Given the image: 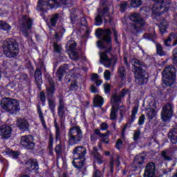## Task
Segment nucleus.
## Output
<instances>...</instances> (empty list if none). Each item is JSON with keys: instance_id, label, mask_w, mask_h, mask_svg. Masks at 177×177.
I'll use <instances>...</instances> for the list:
<instances>
[{"instance_id": "5fc2aeb1", "label": "nucleus", "mask_w": 177, "mask_h": 177, "mask_svg": "<svg viewBox=\"0 0 177 177\" xmlns=\"http://www.w3.org/2000/svg\"><path fill=\"white\" fill-rule=\"evenodd\" d=\"M172 54L174 66L177 67V47L173 50Z\"/></svg>"}, {"instance_id": "0eeeda50", "label": "nucleus", "mask_w": 177, "mask_h": 177, "mask_svg": "<svg viewBox=\"0 0 177 177\" xmlns=\"http://www.w3.org/2000/svg\"><path fill=\"white\" fill-rule=\"evenodd\" d=\"M161 119L163 122H168L174 115V104L167 103L162 109Z\"/></svg>"}, {"instance_id": "e433bc0d", "label": "nucleus", "mask_w": 177, "mask_h": 177, "mask_svg": "<svg viewBox=\"0 0 177 177\" xmlns=\"http://www.w3.org/2000/svg\"><path fill=\"white\" fill-rule=\"evenodd\" d=\"M6 154L9 156V157H12L14 160H17L20 156V152L10 149L6 151Z\"/></svg>"}, {"instance_id": "39448f33", "label": "nucleus", "mask_w": 177, "mask_h": 177, "mask_svg": "<svg viewBox=\"0 0 177 177\" xmlns=\"http://www.w3.org/2000/svg\"><path fill=\"white\" fill-rule=\"evenodd\" d=\"M67 5L68 0H38L37 10L39 12H45L44 6H49L50 9H59Z\"/></svg>"}, {"instance_id": "b1692460", "label": "nucleus", "mask_w": 177, "mask_h": 177, "mask_svg": "<svg viewBox=\"0 0 177 177\" xmlns=\"http://www.w3.org/2000/svg\"><path fill=\"white\" fill-rule=\"evenodd\" d=\"M85 158H73V165L77 169H81L85 164Z\"/></svg>"}, {"instance_id": "58836bf2", "label": "nucleus", "mask_w": 177, "mask_h": 177, "mask_svg": "<svg viewBox=\"0 0 177 177\" xmlns=\"http://www.w3.org/2000/svg\"><path fill=\"white\" fill-rule=\"evenodd\" d=\"M122 100V99L121 98L120 96L117 95V94H113L111 97V104H116V106H120V104H118L121 103Z\"/></svg>"}, {"instance_id": "de8ad7c7", "label": "nucleus", "mask_w": 177, "mask_h": 177, "mask_svg": "<svg viewBox=\"0 0 177 177\" xmlns=\"http://www.w3.org/2000/svg\"><path fill=\"white\" fill-rule=\"evenodd\" d=\"M103 24V17L97 15L95 18V26L97 27H100Z\"/></svg>"}, {"instance_id": "6e6d98bb", "label": "nucleus", "mask_w": 177, "mask_h": 177, "mask_svg": "<svg viewBox=\"0 0 177 177\" xmlns=\"http://www.w3.org/2000/svg\"><path fill=\"white\" fill-rule=\"evenodd\" d=\"M55 151L57 156H62V154H63V149L62 148V145H57L55 148Z\"/></svg>"}, {"instance_id": "c85d7f7f", "label": "nucleus", "mask_w": 177, "mask_h": 177, "mask_svg": "<svg viewBox=\"0 0 177 177\" xmlns=\"http://www.w3.org/2000/svg\"><path fill=\"white\" fill-rule=\"evenodd\" d=\"M54 127L55 128V142H57L59 140V142H62L60 127H59V124H57V120H56V119H55L54 120Z\"/></svg>"}, {"instance_id": "9d476101", "label": "nucleus", "mask_w": 177, "mask_h": 177, "mask_svg": "<svg viewBox=\"0 0 177 177\" xmlns=\"http://www.w3.org/2000/svg\"><path fill=\"white\" fill-rule=\"evenodd\" d=\"M155 3H156V10H153V15L156 16H161L163 13L168 12V8L165 5V0H152Z\"/></svg>"}, {"instance_id": "a18cd8bd", "label": "nucleus", "mask_w": 177, "mask_h": 177, "mask_svg": "<svg viewBox=\"0 0 177 177\" xmlns=\"http://www.w3.org/2000/svg\"><path fill=\"white\" fill-rule=\"evenodd\" d=\"M170 38L171 41H174L172 46H175L177 45V33L176 32H171L168 37Z\"/></svg>"}, {"instance_id": "a211bd4d", "label": "nucleus", "mask_w": 177, "mask_h": 177, "mask_svg": "<svg viewBox=\"0 0 177 177\" xmlns=\"http://www.w3.org/2000/svg\"><path fill=\"white\" fill-rule=\"evenodd\" d=\"M35 82L36 84V86L39 91H41L42 89V71H41V68H37L35 71Z\"/></svg>"}, {"instance_id": "c9c22d12", "label": "nucleus", "mask_w": 177, "mask_h": 177, "mask_svg": "<svg viewBox=\"0 0 177 177\" xmlns=\"http://www.w3.org/2000/svg\"><path fill=\"white\" fill-rule=\"evenodd\" d=\"M52 99H53V97H48V107H49L50 112L53 114H55V109H56V104L55 103V101Z\"/></svg>"}, {"instance_id": "c03bdc74", "label": "nucleus", "mask_w": 177, "mask_h": 177, "mask_svg": "<svg viewBox=\"0 0 177 177\" xmlns=\"http://www.w3.org/2000/svg\"><path fill=\"white\" fill-rule=\"evenodd\" d=\"M142 37L144 39H149V41L156 43V41L154 40L156 36L153 33H145Z\"/></svg>"}, {"instance_id": "8fccbe9b", "label": "nucleus", "mask_w": 177, "mask_h": 177, "mask_svg": "<svg viewBox=\"0 0 177 177\" xmlns=\"http://www.w3.org/2000/svg\"><path fill=\"white\" fill-rule=\"evenodd\" d=\"M127 8H128V2L127 1H121L120 5V10L121 13H124L125 10H127Z\"/></svg>"}, {"instance_id": "864d4df0", "label": "nucleus", "mask_w": 177, "mask_h": 177, "mask_svg": "<svg viewBox=\"0 0 177 177\" xmlns=\"http://www.w3.org/2000/svg\"><path fill=\"white\" fill-rule=\"evenodd\" d=\"M53 46L55 53H62V45L57 43H53Z\"/></svg>"}, {"instance_id": "f8f14e48", "label": "nucleus", "mask_w": 177, "mask_h": 177, "mask_svg": "<svg viewBox=\"0 0 177 177\" xmlns=\"http://www.w3.org/2000/svg\"><path fill=\"white\" fill-rule=\"evenodd\" d=\"M13 129L8 124H2L0 126V137L3 140H8L12 136Z\"/></svg>"}, {"instance_id": "4c0bfd02", "label": "nucleus", "mask_w": 177, "mask_h": 177, "mask_svg": "<svg viewBox=\"0 0 177 177\" xmlns=\"http://www.w3.org/2000/svg\"><path fill=\"white\" fill-rule=\"evenodd\" d=\"M64 73H66V70L63 68H59L56 72V77L58 78L59 81L63 80V77H64Z\"/></svg>"}, {"instance_id": "2f4dec72", "label": "nucleus", "mask_w": 177, "mask_h": 177, "mask_svg": "<svg viewBox=\"0 0 177 177\" xmlns=\"http://www.w3.org/2000/svg\"><path fill=\"white\" fill-rule=\"evenodd\" d=\"M167 28H168V21L165 19H162L159 25L160 34H165L167 32Z\"/></svg>"}, {"instance_id": "cd10ccee", "label": "nucleus", "mask_w": 177, "mask_h": 177, "mask_svg": "<svg viewBox=\"0 0 177 177\" xmlns=\"http://www.w3.org/2000/svg\"><path fill=\"white\" fill-rule=\"evenodd\" d=\"M94 107H102L104 99L100 95H95L93 100Z\"/></svg>"}, {"instance_id": "3c124183", "label": "nucleus", "mask_w": 177, "mask_h": 177, "mask_svg": "<svg viewBox=\"0 0 177 177\" xmlns=\"http://www.w3.org/2000/svg\"><path fill=\"white\" fill-rule=\"evenodd\" d=\"M107 13H109V8L105 7L104 9L98 10L97 16L104 17V15Z\"/></svg>"}, {"instance_id": "9b49d317", "label": "nucleus", "mask_w": 177, "mask_h": 177, "mask_svg": "<svg viewBox=\"0 0 177 177\" xmlns=\"http://www.w3.org/2000/svg\"><path fill=\"white\" fill-rule=\"evenodd\" d=\"M129 19L131 21H133L135 24L132 25L133 28L136 30V31H139L140 30V27H143L145 26V20L138 13H133L130 15Z\"/></svg>"}, {"instance_id": "412c9836", "label": "nucleus", "mask_w": 177, "mask_h": 177, "mask_svg": "<svg viewBox=\"0 0 177 177\" xmlns=\"http://www.w3.org/2000/svg\"><path fill=\"white\" fill-rule=\"evenodd\" d=\"M17 127L20 131H22V132H26V131H28L30 123L25 119H20L17 122Z\"/></svg>"}, {"instance_id": "a878e982", "label": "nucleus", "mask_w": 177, "mask_h": 177, "mask_svg": "<svg viewBox=\"0 0 177 177\" xmlns=\"http://www.w3.org/2000/svg\"><path fill=\"white\" fill-rule=\"evenodd\" d=\"M100 61L101 62H106L107 64H104V66L107 68H110L111 67V64H113V59L109 57V55L106 53H102L100 55Z\"/></svg>"}, {"instance_id": "c756f323", "label": "nucleus", "mask_w": 177, "mask_h": 177, "mask_svg": "<svg viewBox=\"0 0 177 177\" xmlns=\"http://www.w3.org/2000/svg\"><path fill=\"white\" fill-rule=\"evenodd\" d=\"M0 30L9 32L12 30V26L3 20H0Z\"/></svg>"}, {"instance_id": "774afa93", "label": "nucleus", "mask_w": 177, "mask_h": 177, "mask_svg": "<svg viewBox=\"0 0 177 177\" xmlns=\"http://www.w3.org/2000/svg\"><path fill=\"white\" fill-rule=\"evenodd\" d=\"M72 56L73 57L74 60H78V59H80V56L78 55V52L73 50V51H71Z\"/></svg>"}, {"instance_id": "dca6fc26", "label": "nucleus", "mask_w": 177, "mask_h": 177, "mask_svg": "<svg viewBox=\"0 0 177 177\" xmlns=\"http://www.w3.org/2000/svg\"><path fill=\"white\" fill-rule=\"evenodd\" d=\"M57 97L59 99L58 117L61 120V125H63V121L66 120V118H64L66 114V111H64V99L62 95H58Z\"/></svg>"}, {"instance_id": "4be33fe9", "label": "nucleus", "mask_w": 177, "mask_h": 177, "mask_svg": "<svg viewBox=\"0 0 177 177\" xmlns=\"http://www.w3.org/2000/svg\"><path fill=\"white\" fill-rule=\"evenodd\" d=\"M135 120H136V116H131V118L126 123V124L123 127L121 131V138L122 139H125V132H127V128H131L132 124L135 122Z\"/></svg>"}, {"instance_id": "393cba45", "label": "nucleus", "mask_w": 177, "mask_h": 177, "mask_svg": "<svg viewBox=\"0 0 177 177\" xmlns=\"http://www.w3.org/2000/svg\"><path fill=\"white\" fill-rule=\"evenodd\" d=\"M28 75L26 73H21L19 75L18 78V84L19 86H23V88H26L27 85H28Z\"/></svg>"}, {"instance_id": "7ed1b4c3", "label": "nucleus", "mask_w": 177, "mask_h": 177, "mask_svg": "<svg viewBox=\"0 0 177 177\" xmlns=\"http://www.w3.org/2000/svg\"><path fill=\"white\" fill-rule=\"evenodd\" d=\"M175 67V65H169L162 72V81L166 86H172L176 82V68Z\"/></svg>"}, {"instance_id": "f03ea898", "label": "nucleus", "mask_w": 177, "mask_h": 177, "mask_svg": "<svg viewBox=\"0 0 177 177\" xmlns=\"http://www.w3.org/2000/svg\"><path fill=\"white\" fill-rule=\"evenodd\" d=\"M3 110H6L10 114L16 115L20 111V102L15 98L4 97L0 103Z\"/></svg>"}, {"instance_id": "6ab92c4d", "label": "nucleus", "mask_w": 177, "mask_h": 177, "mask_svg": "<svg viewBox=\"0 0 177 177\" xmlns=\"http://www.w3.org/2000/svg\"><path fill=\"white\" fill-rule=\"evenodd\" d=\"M91 155L93 157V162L98 164V165H102V164H103L104 161L103 160V156H102V154L99 153V149H97V147H93Z\"/></svg>"}, {"instance_id": "bb28decb", "label": "nucleus", "mask_w": 177, "mask_h": 177, "mask_svg": "<svg viewBox=\"0 0 177 177\" xmlns=\"http://www.w3.org/2000/svg\"><path fill=\"white\" fill-rule=\"evenodd\" d=\"M37 111L39 114V118L41 122L42 127L44 129H48V126H46V122H45V118H44V113L42 112V109H41V105H37Z\"/></svg>"}, {"instance_id": "603ef678", "label": "nucleus", "mask_w": 177, "mask_h": 177, "mask_svg": "<svg viewBox=\"0 0 177 177\" xmlns=\"http://www.w3.org/2000/svg\"><path fill=\"white\" fill-rule=\"evenodd\" d=\"M70 91H78V82L77 80H73L71 83Z\"/></svg>"}, {"instance_id": "680f3d73", "label": "nucleus", "mask_w": 177, "mask_h": 177, "mask_svg": "<svg viewBox=\"0 0 177 177\" xmlns=\"http://www.w3.org/2000/svg\"><path fill=\"white\" fill-rule=\"evenodd\" d=\"M93 177H103V174L99 169H95L93 173Z\"/></svg>"}, {"instance_id": "f3484780", "label": "nucleus", "mask_w": 177, "mask_h": 177, "mask_svg": "<svg viewBox=\"0 0 177 177\" xmlns=\"http://www.w3.org/2000/svg\"><path fill=\"white\" fill-rule=\"evenodd\" d=\"M144 177L156 176V163L153 162H148L145 167Z\"/></svg>"}, {"instance_id": "aec40b11", "label": "nucleus", "mask_w": 177, "mask_h": 177, "mask_svg": "<svg viewBox=\"0 0 177 177\" xmlns=\"http://www.w3.org/2000/svg\"><path fill=\"white\" fill-rule=\"evenodd\" d=\"M86 156V148L84 146L76 147L73 150L74 158H85Z\"/></svg>"}, {"instance_id": "4d7b16f0", "label": "nucleus", "mask_w": 177, "mask_h": 177, "mask_svg": "<svg viewBox=\"0 0 177 177\" xmlns=\"http://www.w3.org/2000/svg\"><path fill=\"white\" fill-rule=\"evenodd\" d=\"M104 78L105 81H110L111 78V72L109 70H106L104 73Z\"/></svg>"}, {"instance_id": "ea45409f", "label": "nucleus", "mask_w": 177, "mask_h": 177, "mask_svg": "<svg viewBox=\"0 0 177 177\" xmlns=\"http://www.w3.org/2000/svg\"><path fill=\"white\" fill-rule=\"evenodd\" d=\"M156 53L157 55H158V56H160V57H162V56H165V55H167V53L164 51L161 44L160 43H158L156 44Z\"/></svg>"}, {"instance_id": "052dcab7", "label": "nucleus", "mask_w": 177, "mask_h": 177, "mask_svg": "<svg viewBox=\"0 0 177 177\" xmlns=\"http://www.w3.org/2000/svg\"><path fill=\"white\" fill-rule=\"evenodd\" d=\"M122 146H123L122 140L120 138L118 139L115 143L116 149H118V150H121V148L122 147Z\"/></svg>"}, {"instance_id": "ddd939ff", "label": "nucleus", "mask_w": 177, "mask_h": 177, "mask_svg": "<svg viewBox=\"0 0 177 177\" xmlns=\"http://www.w3.org/2000/svg\"><path fill=\"white\" fill-rule=\"evenodd\" d=\"M146 160V156L140 153L137 155L133 161L132 168L135 171H139V169H143V164H145V160Z\"/></svg>"}, {"instance_id": "2eb2a0df", "label": "nucleus", "mask_w": 177, "mask_h": 177, "mask_svg": "<svg viewBox=\"0 0 177 177\" xmlns=\"http://www.w3.org/2000/svg\"><path fill=\"white\" fill-rule=\"evenodd\" d=\"M97 37H100V35H104V37H101L102 41L106 42V44H110L111 38V30L106 28L102 30V28H98L96 32Z\"/></svg>"}, {"instance_id": "49530a36", "label": "nucleus", "mask_w": 177, "mask_h": 177, "mask_svg": "<svg viewBox=\"0 0 177 177\" xmlns=\"http://www.w3.org/2000/svg\"><path fill=\"white\" fill-rule=\"evenodd\" d=\"M39 96H40V102H41L42 106H46V95H45V91H41L39 93Z\"/></svg>"}, {"instance_id": "5701e85b", "label": "nucleus", "mask_w": 177, "mask_h": 177, "mask_svg": "<svg viewBox=\"0 0 177 177\" xmlns=\"http://www.w3.org/2000/svg\"><path fill=\"white\" fill-rule=\"evenodd\" d=\"M167 136L173 145L177 144V127L172 128L168 133Z\"/></svg>"}, {"instance_id": "13d9d810", "label": "nucleus", "mask_w": 177, "mask_h": 177, "mask_svg": "<svg viewBox=\"0 0 177 177\" xmlns=\"http://www.w3.org/2000/svg\"><path fill=\"white\" fill-rule=\"evenodd\" d=\"M129 93V89L123 88L121 91L119 92V96L120 98L122 99V97H125L126 95H128Z\"/></svg>"}, {"instance_id": "6e6552de", "label": "nucleus", "mask_w": 177, "mask_h": 177, "mask_svg": "<svg viewBox=\"0 0 177 177\" xmlns=\"http://www.w3.org/2000/svg\"><path fill=\"white\" fill-rule=\"evenodd\" d=\"M20 144L27 150H34L35 149V142H34V136L31 135L24 136L21 138Z\"/></svg>"}, {"instance_id": "e2e57ef3", "label": "nucleus", "mask_w": 177, "mask_h": 177, "mask_svg": "<svg viewBox=\"0 0 177 177\" xmlns=\"http://www.w3.org/2000/svg\"><path fill=\"white\" fill-rule=\"evenodd\" d=\"M147 117L149 120H153V118L156 117V111L154 109H152L151 111L147 113Z\"/></svg>"}, {"instance_id": "79ce46f5", "label": "nucleus", "mask_w": 177, "mask_h": 177, "mask_svg": "<svg viewBox=\"0 0 177 177\" xmlns=\"http://www.w3.org/2000/svg\"><path fill=\"white\" fill-rule=\"evenodd\" d=\"M65 48L68 52H73L77 49V43H72L71 44L67 43Z\"/></svg>"}, {"instance_id": "bf43d9fd", "label": "nucleus", "mask_w": 177, "mask_h": 177, "mask_svg": "<svg viewBox=\"0 0 177 177\" xmlns=\"http://www.w3.org/2000/svg\"><path fill=\"white\" fill-rule=\"evenodd\" d=\"M104 91L106 95L110 93V92H111V85L109 83L105 84L104 85Z\"/></svg>"}, {"instance_id": "423d86ee", "label": "nucleus", "mask_w": 177, "mask_h": 177, "mask_svg": "<svg viewBox=\"0 0 177 177\" xmlns=\"http://www.w3.org/2000/svg\"><path fill=\"white\" fill-rule=\"evenodd\" d=\"M84 135L80 126H74L69 129L68 132V143L69 146H75L82 140Z\"/></svg>"}, {"instance_id": "69168bd1", "label": "nucleus", "mask_w": 177, "mask_h": 177, "mask_svg": "<svg viewBox=\"0 0 177 177\" xmlns=\"http://www.w3.org/2000/svg\"><path fill=\"white\" fill-rule=\"evenodd\" d=\"M162 157L165 160V161H171L172 160V158L169 156H167V152L162 151Z\"/></svg>"}, {"instance_id": "0e129e2a", "label": "nucleus", "mask_w": 177, "mask_h": 177, "mask_svg": "<svg viewBox=\"0 0 177 177\" xmlns=\"http://www.w3.org/2000/svg\"><path fill=\"white\" fill-rule=\"evenodd\" d=\"M145 120H146V117L145 116V115H141L138 119V125H143V124H145Z\"/></svg>"}, {"instance_id": "f257e3e1", "label": "nucleus", "mask_w": 177, "mask_h": 177, "mask_svg": "<svg viewBox=\"0 0 177 177\" xmlns=\"http://www.w3.org/2000/svg\"><path fill=\"white\" fill-rule=\"evenodd\" d=\"M19 52V43L13 38L8 39L3 45V53L6 57L12 59L17 57Z\"/></svg>"}, {"instance_id": "1a4fd4ad", "label": "nucleus", "mask_w": 177, "mask_h": 177, "mask_svg": "<svg viewBox=\"0 0 177 177\" xmlns=\"http://www.w3.org/2000/svg\"><path fill=\"white\" fill-rule=\"evenodd\" d=\"M46 81H48L49 87L47 88V97H54L56 92V84L53 81V78L50 76V74L46 73L44 75Z\"/></svg>"}, {"instance_id": "7c9ffc66", "label": "nucleus", "mask_w": 177, "mask_h": 177, "mask_svg": "<svg viewBox=\"0 0 177 177\" xmlns=\"http://www.w3.org/2000/svg\"><path fill=\"white\" fill-rule=\"evenodd\" d=\"M59 19H60L59 13H55V14L51 15V17L50 18V26L53 28L56 27V24H57V21H59Z\"/></svg>"}, {"instance_id": "37998d69", "label": "nucleus", "mask_w": 177, "mask_h": 177, "mask_svg": "<svg viewBox=\"0 0 177 177\" xmlns=\"http://www.w3.org/2000/svg\"><path fill=\"white\" fill-rule=\"evenodd\" d=\"M116 107H118V110L120 111V118L122 120L124 118V115H125L127 113V109H125L124 105H118Z\"/></svg>"}, {"instance_id": "20e7f679", "label": "nucleus", "mask_w": 177, "mask_h": 177, "mask_svg": "<svg viewBox=\"0 0 177 177\" xmlns=\"http://www.w3.org/2000/svg\"><path fill=\"white\" fill-rule=\"evenodd\" d=\"M132 72L134 74L135 82L142 86L149 82V72L141 66L133 65Z\"/></svg>"}, {"instance_id": "a19ab883", "label": "nucleus", "mask_w": 177, "mask_h": 177, "mask_svg": "<svg viewBox=\"0 0 177 177\" xmlns=\"http://www.w3.org/2000/svg\"><path fill=\"white\" fill-rule=\"evenodd\" d=\"M142 3H143V1L142 0H131L130 5L131 8H140L142 6Z\"/></svg>"}, {"instance_id": "473e14b6", "label": "nucleus", "mask_w": 177, "mask_h": 177, "mask_svg": "<svg viewBox=\"0 0 177 177\" xmlns=\"http://www.w3.org/2000/svg\"><path fill=\"white\" fill-rule=\"evenodd\" d=\"M118 73L119 74L120 78H121L122 81H126L127 80V69L125 68V66H122L119 67L118 70Z\"/></svg>"}, {"instance_id": "09e8293b", "label": "nucleus", "mask_w": 177, "mask_h": 177, "mask_svg": "<svg viewBox=\"0 0 177 177\" xmlns=\"http://www.w3.org/2000/svg\"><path fill=\"white\" fill-rule=\"evenodd\" d=\"M53 142H54L53 134L52 133V132H50L49 137H48V149L50 150H52V149H53Z\"/></svg>"}, {"instance_id": "f704fd0d", "label": "nucleus", "mask_w": 177, "mask_h": 177, "mask_svg": "<svg viewBox=\"0 0 177 177\" xmlns=\"http://www.w3.org/2000/svg\"><path fill=\"white\" fill-rule=\"evenodd\" d=\"M23 20L24 21H26V23L24 24V26L26 27L28 30H31L32 28V19L30 17L27 19V15H24Z\"/></svg>"}, {"instance_id": "338daca9", "label": "nucleus", "mask_w": 177, "mask_h": 177, "mask_svg": "<svg viewBox=\"0 0 177 177\" xmlns=\"http://www.w3.org/2000/svg\"><path fill=\"white\" fill-rule=\"evenodd\" d=\"M133 138V140H135L136 142V140H139L140 138V131H135Z\"/></svg>"}, {"instance_id": "4468645a", "label": "nucleus", "mask_w": 177, "mask_h": 177, "mask_svg": "<svg viewBox=\"0 0 177 177\" xmlns=\"http://www.w3.org/2000/svg\"><path fill=\"white\" fill-rule=\"evenodd\" d=\"M25 165L28 172H37L39 169V162L35 158L28 159L25 162Z\"/></svg>"}, {"instance_id": "72a5a7b5", "label": "nucleus", "mask_w": 177, "mask_h": 177, "mask_svg": "<svg viewBox=\"0 0 177 177\" xmlns=\"http://www.w3.org/2000/svg\"><path fill=\"white\" fill-rule=\"evenodd\" d=\"M118 113V107L113 105L111 109L110 120L115 121L117 120V114Z\"/></svg>"}]
</instances>
